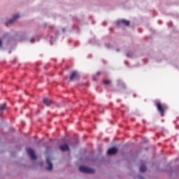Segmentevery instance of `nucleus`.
Listing matches in <instances>:
<instances>
[{
	"label": "nucleus",
	"mask_w": 179,
	"mask_h": 179,
	"mask_svg": "<svg viewBox=\"0 0 179 179\" xmlns=\"http://www.w3.org/2000/svg\"><path fill=\"white\" fill-rule=\"evenodd\" d=\"M96 75L99 76L101 75V73L100 71H98V72L96 73Z\"/></svg>",
	"instance_id": "obj_14"
},
{
	"label": "nucleus",
	"mask_w": 179,
	"mask_h": 179,
	"mask_svg": "<svg viewBox=\"0 0 179 179\" xmlns=\"http://www.w3.org/2000/svg\"><path fill=\"white\" fill-rule=\"evenodd\" d=\"M79 171L81 173H85V174H94L95 171L93 169H90L87 166H80Z\"/></svg>",
	"instance_id": "obj_1"
},
{
	"label": "nucleus",
	"mask_w": 179,
	"mask_h": 179,
	"mask_svg": "<svg viewBox=\"0 0 179 179\" xmlns=\"http://www.w3.org/2000/svg\"><path fill=\"white\" fill-rule=\"evenodd\" d=\"M1 111H3V110H6V103H3L0 105Z\"/></svg>",
	"instance_id": "obj_12"
},
{
	"label": "nucleus",
	"mask_w": 179,
	"mask_h": 179,
	"mask_svg": "<svg viewBox=\"0 0 179 179\" xmlns=\"http://www.w3.org/2000/svg\"><path fill=\"white\" fill-rule=\"evenodd\" d=\"M117 23L118 24H121V23H122V24H124V26H129V24H131V22L126 20H120L117 21Z\"/></svg>",
	"instance_id": "obj_6"
},
{
	"label": "nucleus",
	"mask_w": 179,
	"mask_h": 179,
	"mask_svg": "<svg viewBox=\"0 0 179 179\" xmlns=\"http://www.w3.org/2000/svg\"><path fill=\"white\" fill-rule=\"evenodd\" d=\"M78 74L77 71H73L70 76V80L72 81L73 80L76 78H78Z\"/></svg>",
	"instance_id": "obj_8"
},
{
	"label": "nucleus",
	"mask_w": 179,
	"mask_h": 179,
	"mask_svg": "<svg viewBox=\"0 0 179 179\" xmlns=\"http://www.w3.org/2000/svg\"><path fill=\"white\" fill-rule=\"evenodd\" d=\"M117 51H120V49H117Z\"/></svg>",
	"instance_id": "obj_19"
},
{
	"label": "nucleus",
	"mask_w": 179,
	"mask_h": 179,
	"mask_svg": "<svg viewBox=\"0 0 179 179\" xmlns=\"http://www.w3.org/2000/svg\"><path fill=\"white\" fill-rule=\"evenodd\" d=\"M0 47H2V41L0 40Z\"/></svg>",
	"instance_id": "obj_15"
},
{
	"label": "nucleus",
	"mask_w": 179,
	"mask_h": 179,
	"mask_svg": "<svg viewBox=\"0 0 179 179\" xmlns=\"http://www.w3.org/2000/svg\"><path fill=\"white\" fill-rule=\"evenodd\" d=\"M156 107L162 117H164V113H166V108H164L160 102L156 103Z\"/></svg>",
	"instance_id": "obj_2"
},
{
	"label": "nucleus",
	"mask_w": 179,
	"mask_h": 179,
	"mask_svg": "<svg viewBox=\"0 0 179 179\" xmlns=\"http://www.w3.org/2000/svg\"><path fill=\"white\" fill-rule=\"evenodd\" d=\"M27 152L30 156L31 160H36L37 159V157L36 156V154L34 153V151L31 148H27Z\"/></svg>",
	"instance_id": "obj_3"
},
{
	"label": "nucleus",
	"mask_w": 179,
	"mask_h": 179,
	"mask_svg": "<svg viewBox=\"0 0 179 179\" xmlns=\"http://www.w3.org/2000/svg\"><path fill=\"white\" fill-rule=\"evenodd\" d=\"M52 103V102L51 101V100L48 99V98L43 99V103L45 104V106H47V107H49V106H51Z\"/></svg>",
	"instance_id": "obj_9"
},
{
	"label": "nucleus",
	"mask_w": 179,
	"mask_h": 179,
	"mask_svg": "<svg viewBox=\"0 0 179 179\" xmlns=\"http://www.w3.org/2000/svg\"><path fill=\"white\" fill-rule=\"evenodd\" d=\"M103 83H104L105 85H110V84L111 83V81H110V80H104V81H103Z\"/></svg>",
	"instance_id": "obj_13"
},
{
	"label": "nucleus",
	"mask_w": 179,
	"mask_h": 179,
	"mask_svg": "<svg viewBox=\"0 0 179 179\" xmlns=\"http://www.w3.org/2000/svg\"><path fill=\"white\" fill-rule=\"evenodd\" d=\"M117 152H118V149H117L115 147L109 148L108 150V155H115L117 153Z\"/></svg>",
	"instance_id": "obj_4"
},
{
	"label": "nucleus",
	"mask_w": 179,
	"mask_h": 179,
	"mask_svg": "<svg viewBox=\"0 0 179 179\" xmlns=\"http://www.w3.org/2000/svg\"><path fill=\"white\" fill-rule=\"evenodd\" d=\"M93 80H94V82H96L97 80V79H96V78H93Z\"/></svg>",
	"instance_id": "obj_16"
},
{
	"label": "nucleus",
	"mask_w": 179,
	"mask_h": 179,
	"mask_svg": "<svg viewBox=\"0 0 179 179\" xmlns=\"http://www.w3.org/2000/svg\"><path fill=\"white\" fill-rule=\"evenodd\" d=\"M127 57H129V54H127Z\"/></svg>",
	"instance_id": "obj_18"
},
{
	"label": "nucleus",
	"mask_w": 179,
	"mask_h": 179,
	"mask_svg": "<svg viewBox=\"0 0 179 179\" xmlns=\"http://www.w3.org/2000/svg\"><path fill=\"white\" fill-rule=\"evenodd\" d=\"M19 17H20L19 16V14H17V15H13V19L10 20L8 21V23H9L10 24H12V23H13V22H15V20L19 19Z\"/></svg>",
	"instance_id": "obj_10"
},
{
	"label": "nucleus",
	"mask_w": 179,
	"mask_h": 179,
	"mask_svg": "<svg viewBox=\"0 0 179 179\" xmlns=\"http://www.w3.org/2000/svg\"><path fill=\"white\" fill-rule=\"evenodd\" d=\"M146 170H148V169L146 168V166L145 165H142L141 167H140V171L141 173H145V171H146Z\"/></svg>",
	"instance_id": "obj_11"
},
{
	"label": "nucleus",
	"mask_w": 179,
	"mask_h": 179,
	"mask_svg": "<svg viewBox=\"0 0 179 179\" xmlns=\"http://www.w3.org/2000/svg\"><path fill=\"white\" fill-rule=\"evenodd\" d=\"M138 178H139V179H143V177H142V176H138Z\"/></svg>",
	"instance_id": "obj_17"
},
{
	"label": "nucleus",
	"mask_w": 179,
	"mask_h": 179,
	"mask_svg": "<svg viewBox=\"0 0 179 179\" xmlns=\"http://www.w3.org/2000/svg\"><path fill=\"white\" fill-rule=\"evenodd\" d=\"M59 149L62 152L68 151L69 150V145H68V144H64L59 146Z\"/></svg>",
	"instance_id": "obj_7"
},
{
	"label": "nucleus",
	"mask_w": 179,
	"mask_h": 179,
	"mask_svg": "<svg viewBox=\"0 0 179 179\" xmlns=\"http://www.w3.org/2000/svg\"><path fill=\"white\" fill-rule=\"evenodd\" d=\"M46 162L49 166V167H46V170L51 171V170H52V163H51V159H50V157L46 158Z\"/></svg>",
	"instance_id": "obj_5"
}]
</instances>
